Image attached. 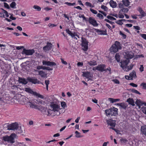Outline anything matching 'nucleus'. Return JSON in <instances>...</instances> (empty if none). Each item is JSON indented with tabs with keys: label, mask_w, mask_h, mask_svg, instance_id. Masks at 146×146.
<instances>
[{
	"label": "nucleus",
	"mask_w": 146,
	"mask_h": 146,
	"mask_svg": "<svg viewBox=\"0 0 146 146\" xmlns=\"http://www.w3.org/2000/svg\"><path fill=\"white\" fill-rule=\"evenodd\" d=\"M17 136L15 133H12L9 136L6 135L2 137V139L4 141L7 142L10 144H13L15 142V139L17 138Z\"/></svg>",
	"instance_id": "obj_1"
},
{
	"label": "nucleus",
	"mask_w": 146,
	"mask_h": 146,
	"mask_svg": "<svg viewBox=\"0 0 146 146\" xmlns=\"http://www.w3.org/2000/svg\"><path fill=\"white\" fill-rule=\"evenodd\" d=\"M121 48L120 43L116 41L115 44H113L110 48V51L111 52H116L118 51V50L121 49Z\"/></svg>",
	"instance_id": "obj_2"
},
{
	"label": "nucleus",
	"mask_w": 146,
	"mask_h": 146,
	"mask_svg": "<svg viewBox=\"0 0 146 146\" xmlns=\"http://www.w3.org/2000/svg\"><path fill=\"white\" fill-rule=\"evenodd\" d=\"M81 42V45L83 47V50L84 51H86L88 48V41L85 38L82 37Z\"/></svg>",
	"instance_id": "obj_3"
},
{
	"label": "nucleus",
	"mask_w": 146,
	"mask_h": 146,
	"mask_svg": "<svg viewBox=\"0 0 146 146\" xmlns=\"http://www.w3.org/2000/svg\"><path fill=\"white\" fill-rule=\"evenodd\" d=\"M25 91L33 95L36 96L42 99H43L44 97L43 96L40 94L39 93H37L36 92H34L33 91V90L30 88H25Z\"/></svg>",
	"instance_id": "obj_4"
},
{
	"label": "nucleus",
	"mask_w": 146,
	"mask_h": 146,
	"mask_svg": "<svg viewBox=\"0 0 146 146\" xmlns=\"http://www.w3.org/2000/svg\"><path fill=\"white\" fill-rule=\"evenodd\" d=\"M51 108L52 109L51 111H54L58 112L60 110V106L54 102H52L50 105Z\"/></svg>",
	"instance_id": "obj_5"
},
{
	"label": "nucleus",
	"mask_w": 146,
	"mask_h": 146,
	"mask_svg": "<svg viewBox=\"0 0 146 146\" xmlns=\"http://www.w3.org/2000/svg\"><path fill=\"white\" fill-rule=\"evenodd\" d=\"M129 62V60L126 59L125 60L121 61L120 62L121 64L120 66L124 71H125L126 70V69H127L128 64Z\"/></svg>",
	"instance_id": "obj_6"
},
{
	"label": "nucleus",
	"mask_w": 146,
	"mask_h": 146,
	"mask_svg": "<svg viewBox=\"0 0 146 146\" xmlns=\"http://www.w3.org/2000/svg\"><path fill=\"white\" fill-rule=\"evenodd\" d=\"M8 129L9 130H17L19 128L18 124L16 123H13L8 125Z\"/></svg>",
	"instance_id": "obj_7"
},
{
	"label": "nucleus",
	"mask_w": 146,
	"mask_h": 146,
	"mask_svg": "<svg viewBox=\"0 0 146 146\" xmlns=\"http://www.w3.org/2000/svg\"><path fill=\"white\" fill-rule=\"evenodd\" d=\"M40 110L41 112L43 114L47 115H50L51 114L50 113V111L51 110H48L45 107L40 106Z\"/></svg>",
	"instance_id": "obj_8"
},
{
	"label": "nucleus",
	"mask_w": 146,
	"mask_h": 146,
	"mask_svg": "<svg viewBox=\"0 0 146 146\" xmlns=\"http://www.w3.org/2000/svg\"><path fill=\"white\" fill-rule=\"evenodd\" d=\"M27 80L28 81L35 84L36 83L39 84L40 83V81L34 77L31 78L30 77H28L27 78Z\"/></svg>",
	"instance_id": "obj_9"
},
{
	"label": "nucleus",
	"mask_w": 146,
	"mask_h": 146,
	"mask_svg": "<svg viewBox=\"0 0 146 146\" xmlns=\"http://www.w3.org/2000/svg\"><path fill=\"white\" fill-rule=\"evenodd\" d=\"M34 52L35 50L34 49L27 50L24 48L22 54H25L27 55H32Z\"/></svg>",
	"instance_id": "obj_10"
},
{
	"label": "nucleus",
	"mask_w": 146,
	"mask_h": 146,
	"mask_svg": "<svg viewBox=\"0 0 146 146\" xmlns=\"http://www.w3.org/2000/svg\"><path fill=\"white\" fill-rule=\"evenodd\" d=\"M42 64L43 65L52 66L56 65V64L54 62L50 61H46L43 60L42 61Z\"/></svg>",
	"instance_id": "obj_11"
},
{
	"label": "nucleus",
	"mask_w": 146,
	"mask_h": 146,
	"mask_svg": "<svg viewBox=\"0 0 146 146\" xmlns=\"http://www.w3.org/2000/svg\"><path fill=\"white\" fill-rule=\"evenodd\" d=\"M89 22L94 26H97L98 24L94 18L91 17H90L88 19Z\"/></svg>",
	"instance_id": "obj_12"
},
{
	"label": "nucleus",
	"mask_w": 146,
	"mask_h": 146,
	"mask_svg": "<svg viewBox=\"0 0 146 146\" xmlns=\"http://www.w3.org/2000/svg\"><path fill=\"white\" fill-rule=\"evenodd\" d=\"M111 111V115L116 116L117 115V109L115 108H110Z\"/></svg>",
	"instance_id": "obj_13"
},
{
	"label": "nucleus",
	"mask_w": 146,
	"mask_h": 146,
	"mask_svg": "<svg viewBox=\"0 0 146 146\" xmlns=\"http://www.w3.org/2000/svg\"><path fill=\"white\" fill-rule=\"evenodd\" d=\"M106 65L104 64H100L97 66L98 70L101 72L104 71L105 68H106Z\"/></svg>",
	"instance_id": "obj_14"
},
{
	"label": "nucleus",
	"mask_w": 146,
	"mask_h": 146,
	"mask_svg": "<svg viewBox=\"0 0 146 146\" xmlns=\"http://www.w3.org/2000/svg\"><path fill=\"white\" fill-rule=\"evenodd\" d=\"M106 122L108 125H110L112 127H114L116 125L115 123L111 119L109 120H107Z\"/></svg>",
	"instance_id": "obj_15"
},
{
	"label": "nucleus",
	"mask_w": 146,
	"mask_h": 146,
	"mask_svg": "<svg viewBox=\"0 0 146 146\" xmlns=\"http://www.w3.org/2000/svg\"><path fill=\"white\" fill-rule=\"evenodd\" d=\"M124 56H125V58H126V59H128L129 60V59L132 58L133 57V55H131L130 52H125Z\"/></svg>",
	"instance_id": "obj_16"
},
{
	"label": "nucleus",
	"mask_w": 146,
	"mask_h": 146,
	"mask_svg": "<svg viewBox=\"0 0 146 146\" xmlns=\"http://www.w3.org/2000/svg\"><path fill=\"white\" fill-rule=\"evenodd\" d=\"M83 76H84L85 77L87 78H88V80H91V78L92 77L91 73L88 72H83Z\"/></svg>",
	"instance_id": "obj_17"
},
{
	"label": "nucleus",
	"mask_w": 146,
	"mask_h": 146,
	"mask_svg": "<svg viewBox=\"0 0 146 146\" xmlns=\"http://www.w3.org/2000/svg\"><path fill=\"white\" fill-rule=\"evenodd\" d=\"M95 30L98 35H106L107 34L106 31H102L98 29H95Z\"/></svg>",
	"instance_id": "obj_18"
},
{
	"label": "nucleus",
	"mask_w": 146,
	"mask_h": 146,
	"mask_svg": "<svg viewBox=\"0 0 146 146\" xmlns=\"http://www.w3.org/2000/svg\"><path fill=\"white\" fill-rule=\"evenodd\" d=\"M52 44L50 43H48L47 45L43 47L44 50H50L52 48Z\"/></svg>",
	"instance_id": "obj_19"
},
{
	"label": "nucleus",
	"mask_w": 146,
	"mask_h": 146,
	"mask_svg": "<svg viewBox=\"0 0 146 146\" xmlns=\"http://www.w3.org/2000/svg\"><path fill=\"white\" fill-rule=\"evenodd\" d=\"M19 82L21 83L24 84H26L28 83V81L27 79L26 80L25 78H22L19 77Z\"/></svg>",
	"instance_id": "obj_20"
},
{
	"label": "nucleus",
	"mask_w": 146,
	"mask_h": 146,
	"mask_svg": "<svg viewBox=\"0 0 146 146\" xmlns=\"http://www.w3.org/2000/svg\"><path fill=\"white\" fill-rule=\"evenodd\" d=\"M117 105L120 107V109H123L124 110L126 109V108L127 106V105L126 104L123 103H117Z\"/></svg>",
	"instance_id": "obj_21"
},
{
	"label": "nucleus",
	"mask_w": 146,
	"mask_h": 146,
	"mask_svg": "<svg viewBox=\"0 0 146 146\" xmlns=\"http://www.w3.org/2000/svg\"><path fill=\"white\" fill-rule=\"evenodd\" d=\"M29 105L31 107L35 108V109H38L39 110H40V106H39L37 105L33 104L31 102H29Z\"/></svg>",
	"instance_id": "obj_22"
},
{
	"label": "nucleus",
	"mask_w": 146,
	"mask_h": 146,
	"mask_svg": "<svg viewBox=\"0 0 146 146\" xmlns=\"http://www.w3.org/2000/svg\"><path fill=\"white\" fill-rule=\"evenodd\" d=\"M129 75L131 78H132V80L133 79H135L137 77L136 72L134 70H133L132 72L130 73Z\"/></svg>",
	"instance_id": "obj_23"
},
{
	"label": "nucleus",
	"mask_w": 146,
	"mask_h": 146,
	"mask_svg": "<svg viewBox=\"0 0 146 146\" xmlns=\"http://www.w3.org/2000/svg\"><path fill=\"white\" fill-rule=\"evenodd\" d=\"M38 73V75L42 77H44L46 76L47 74L42 70L36 71Z\"/></svg>",
	"instance_id": "obj_24"
},
{
	"label": "nucleus",
	"mask_w": 146,
	"mask_h": 146,
	"mask_svg": "<svg viewBox=\"0 0 146 146\" xmlns=\"http://www.w3.org/2000/svg\"><path fill=\"white\" fill-rule=\"evenodd\" d=\"M109 3L110 6L112 8H115L117 6V4L116 2L112 0H111L110 1Z\"/></svg>",
	"instance_id": "obj_25"
},
{
	"label": "nucleus",
	"mask_w": 146,
	"mask_h": 146,
	"mask_svg": "<svg viewBox=\"0 0 146 146\" xmlns=\"http://www.w3.org/2000/svg\"><path fill=\"white\" fill-rule=\"evenodd\" d=\"M127 102H128L129 104H131L132 106H134L135 105L134 104L133 100L132 98H129L127 100Z\"/></svg>",
	"instance_id": "obj_26"
},
{
	"label": "nucleus",
	"mask_w": 146,
	"mask_h": 146,
	"mask_svg": "<svg viewBox=\"0 0 146 146\" xmlns=\"http://www.w3.org/2000/svg\"><path fill=\"white\" fill-rule=\"evenodd\" d=\"M138 11L141 14V16L142 17H145L146 16V13L141 8H139Z\"/></svg>",
	"instance_id": "obj_27"
},
{
	"label": "nucleus",
	"mask_w": 146,
	"mask_h": 146,
	"mask_svg": "<svg viewBox=\"0 0 146 146\" xmlns=\"http://www.w3.org/2000/svg\"><path fill=\"white\" fill-rule=\"evenodd\" d=\"M122 2L124 6L126 7L128 6L130 4V2L128 0H123Z\"/></svg>",
	"instance_id": "obj_28"
},
{
	"label": "nucleus",
	"mask_w": 146,
	"mask_h": 146,
	"mask_svg": "<svg viewBox=\"0 0 146 146\" xmlns=\"http://www.w3.org/2000/svg\"><path fill=\"white\" fill-rule=\"evenodd\" d=\"M141 130L142 133L146 135V125L141 126Z\"/></svg>",
	"instance_id": "obj_29"
},
{
	"label": "nucleus",
	"mask_w": 146,
	"mask_h": 146,
	"mask_svg": "<svg viewBox=\"0 0 146 146\" xmlns=\"http://www.w3.org/2000/svg\"><path fill=\"white\" fill-rule=\"evenodd\" d=\"M87 64L90 66H95L97 64L96 61L94 60L93 61H90V62H88Z\"/></svg>",
	"instance_id": "obj_30"
},
{
	"label": "nucleus",
	"mask_w": 146,
	"mask_h": 146,
	"mask_svg": "<svg viewBox=\"0 0 146 146\" xmlns=\"http://www.w3.org/2000/svg\"><path fill=\"white\" fill-rule=\"evenodd\" d=\"M108 100L110 101L111 103H113L115 102H117V101H119L120 100V99H113L111 98H108Z\"/></svg>",
	"instance_id": "obj_31"
},
{
	"label": "nucleus",
	"mask_w": 146,
	"mask_h": 146,
	"mask_svg": "<svg viewBox=\"0 0 146 146\" xmlns=\"http://www.w3.org/2000/svg\"><path fill=\"white\" fill-rule=\"evenodd\" d=\"M3 65L2 64L0 65V69H1V71L2 72H4L6 71V67L3 66L4 64H3Z\"/></svg>",
	"instance_id": "obj_32"
},
{
	"label": "nucleus",
	"mask_w": 146,
	"mask_h": 146,
	"mask_svg": "<svg viewBox=\"0 0 146 146\" xmlns=\"http://www.w3.org/2000/svg\"><path fill=\"white\" fill-rule=\"evenodd\" d=\"M76 134L75 137L77 138L81 137H83V136L80 135V133L77 131H76L75 132Z\"/></svg>",
	"instance_id": "obj_33"
},
{
	"label": "nucleus",
	"mask_w": 146,
	"mask_h": 146,
	"mask_svg": "<svg viewBox=\"0 0 146 146\" xmlns=\"http://www.w3.org/2000/svg\"><path fill=\"white\" fill-rule=\"evenodd\" d=\"M111 111L110 108L108 110H105V113L106 114V115L108 116L111 115Z\"/></svg>",
	"instance_id": "obj_34"
},
{
	"label": "nucleus",
	"mask_w": 146,
	"mask_h": 146,
	"mask_svg": "<svg viewBox=\"0 0 146 146\" xmlns=\"http://www.w3.org/2000/svg\"><path fill=\"white\" fill-rule=\"evenodd\" d=\"M115 58L116 60H117V62H119L120 61V56L119 54L118 53H117L116 54L115 56Z\"/></svg>",
	"instance_id": "obj_35"
},
{
	"label": "nucleus",
	"mask_w": 146,
	"mask_h": 146,
	"mask_svg": "<svg viewBox=\"0 0 146 146\" xmlns=\"http://www.w3.org/2000/svg\"><path fill=\"white\" fill-rule=\"evenodd\" d=\"M50 81L49 80H46L45 81V83L46 85V87L47 90H48V85L49 84Z\"/></svg>",
	"instance_id": "obj_36"
},
{
	"label": "nucleus",
	"mask_w": 146,
	"mask_h": 146,
	"mask_svg": "<svg viewBox=\"0 0 146 146\" xmlns=\"http://www.w3.org/2000/svg\"><path fill=\"white\" fill-rule=\"evenodd\" d=\"M33 8L36 9L38 11H40L41 8L38 6L36 5H35L33 6Z\"/></svg>",
	"instance_id": "obj_37"
},
{
	"label": "nucleus",
	"mask_w": 146,
	"mask_h": 146,
	"mask_svg": "<svg viewBox=\"0 0 146 146\" xmlns=\"http://www.w3.org/2000/svg\"><path fill=\"white\" fill-rule=\"evenodd\" d=\"M131 91L133 93H135L139 94H141L137 90L134 89H131Z\"/></svg>",
	"instance_id": "obj_38"
},
{
	"label": "nucleus",
	"mask_w": 146,
	"mask_h": 146,
	"mask_svg": "<svg viewBox=\"0 0 146 146\" xmlns=\"http://www.w3.org/2000/svg\"><path fill=\"white\" fill-rule=\"evenodd\" d=\"M129 9L127 8H123L120 10V11H121L124 13H127Z\"/></svg>",
	"instance_id": "obj_39"
},
{
	"label": "nucleus",
	"mask_w": 146,
	"mask_h": 146,
	"mask_svg": "<svg viewBox=\"0 0 146 146\" xmlns=\"http://www.w3.org/2000/svg\"><path fill=\"white\" fill-rule=\"evenodd\" d=\"M85 5L87 6L91 7H93L94 6L90 3L89 2H86L85 3Z\"/></svg>",
	"instance_id": "obj_40"
},
{
	"label": "nucleus",
	"mask_w": 146,
	"mask_h": 146,
	"mask_svg": "<svg viewBox=\"0 0 146 146\" xmlns=\"http://www.w3.org/2000/svg\"><path fill=\"white\" fill-rule=\"evenodd\" d=\"M107 17L108 19L111 21L115 20H116V19L115 18L113 17H112V16H110L109 15H108Z\"/></svg>",
	"instance_id": "obj_41"
},
{
	"label": "nucleus",
	"mask_w": 146,
	"mask_h": 146,
	"mask_svg": "<svg viewBox=\"0 0 146 146\" xmlns=\"http://www.w3.org/2000/svg\"><path fill=\"white\" fill-rule=\"evenodd\" d=\"M61 104L62 107L64 108L66 106V104L64 102H61Z\"/></svg>",
	"instance_id": "obj_42"
},
{
	"label": "nucleus",
	"mask_w": 146,
	"mask_h": 146,
	"mask_svg": "<svg viewBox=\"0 0 146 146\" xmlns=\"http://www.w3.org/2000/svg\"><path fill=\"white\" fill-rule=\"evenodd\" d=\"M10 6L11 8H14L16 6V3L15 2H12L10 4Z\"/></svg>",
	"instance_id": "obj_43"
},
{
	"label": "nucleus",
	"mask_w": 146,
	"mask_h": 146,
	"mask_svg": "<svg viewBox=\"0 0 146 146\" xmlns=\"http://www.w3.org/2000/svg\"><path fill=\"white\" fill-rule=\"evenodd\" d=\"M140 86H143V89L146 90V83L143 82L141 84Z\"/></svg>",
	"instance_id": "obj_44"
},
{
	"label": "nucleus",
	"mask_w": 146,
	"mask_h": 146,
	"mask_svg": "<svg viewBox=\"0 0 146 146\" xmlns=\"http://www.w3.org/2000/svg\"><path fill=\"white\" fill-rule=\"evenodd\" d=\"M102 9H103L104 11H107L108 8L106 6L104 5H102L101 7Z\"/></svg>",
	"instance_id": "obj_45"
},
{
	"label": "nucleus",
	"mask_w": 146,
	"mask_h": 146,
	"mask_svg": "<svg viewBox=\"0 0 146 146\" xmlns=\"http://www.w3.org/2000/svg\"><path fill=\"white\" fill-rule=\"evenodd\" d=\"M90 11L92 13L96 14H97V11H96V10H95L92 9L90 8Z\"/></svg>",
	"instance_id": "obj_46"
},
{
	"label": "nucleus",
	"mask_w": 146,
	"mask_h": 146,
	"mask_svg": "<svg viewBox=\"0 0 146 146\" xmlns=\"http://www.w3.org/2000/svg\"><path fill=\"white\" fill-rule=\"evenodd\" d=\"M119 34L120 35H121L122 36V37H123V38L124 39H125L126 38V35H125L123 33L120 31L119 32Z\"/></svg>",
	"instance_id": "obj_47"
},
{
	"label": "nucleus",
	"mask_w": 146,
	"mask_h": 146,
	"mask_svg": "<svg viewBox=\"0 0 146 146\" xmlns=\"http://www.w3.org/2000/svg\"><path fill=\"white\" fill-rule=\"evenodd\" d=\"M66 31L68 34H69L71 36L72 35H73V34H74L71 32L70 31L69 29H66Z\"/></svg>",
	"instance_id": "obj_48"
},
{
	"label": "nucleus",
	"mask_w": 146,
	"mask_h": 146,
	"mask_svg": "<svg viewBox=\"0 0 146 146\" xmlns=\"http://www.w3.org/2000/svg\"><path fill=\"white\" fill-rule=\"evenodd\" d=\"M97 16L101 19H103L104 18L103 16L100 13L98 14Z\"/></svg>",
	"instance_id": "obj_49"
},
{
	"label": "nucleus",
	"mask_w": 146,
	"mask_h": 146,
	"mask_svg": "<svg viewBox=\"0 0 146 146\" xmlns=\"http://www.w3.org/2000/svg\"><path fill=\"white\" fill-rule=\"evenodd\" d=\"M119 7L120 8H123L124 7V5L123 4L121 3H119L118 4Z\"/></svg>",
	"instance_id": "obj_50"
},
{
	"label": "nucleus",
	"mask_w": 146,
	"mask_h": 146,
	"mask_svg": "<svg viewBox=\"0 0 146 146\" xmlns=\"http://www.w3.org/2000/svg\"><path fill=\"white\" fill-rule=\"evenodd\" d=\"M121 142V143H126L128 142V140L126 139H121L120 140Z\"/></svg>",
	"instance_id": "obj_51"
},
{
	"label": "nucleus",
	"mask_w": 146,
	"mask_h": 146,
	"mask_svg": "<svg viewBox=\"0 0 146 146\" xmlns=\"http://www.w3.org/2000/svg\"><path fill=\"white\" fill-rule=\"evenodd\" d=\"M133 66L131 65L129 66H127V69H126V70H125V71L127 72L129 71V70H131L132 69Z\"/></svg>",
	"instance_id": "obj_52"
},
{
	"label": "nucleus",
	"mask_w": 146,
	"mask_h": 146,
	"mask_svg": "<svg viewBox=\"0 0 146 146\" xmlns=\"http://www.w3.org/2000/svg\"><path fill=\"white\" fill-rule=\"evenodd\" d=\"M141 109L143 113L146 115V108L142 107Z\"/></svg>",
	"instance_id": "obj_53"
},
{
	"label": "nucleus",
	"mask_w": 146,
	"mask_h": 146,
	"mask_svg": "<svg viewBox=\"0 0 146 146\" xmlns=\"http://www.w3.org/2000/svg\"><path fill=\"white\" fill-rule=\"evenodd\" d=\"M104 71L106 72L107 70H108L110 72V73L111 74V68L110 67H108L107 69L104 68Z\"/></svg>",
	"instance_id": "obj_54"
},
{
	"label": "nucleus",
	"mask_w": 146,
	"mask_h": 146,
	"mask_svg": "<svg viewBox=\"0 0 146 146\" xmlns=\"http://www.w3.org/2000/svg\"><path fill=\"white\" fill-rule=\"evenodd\" d=\"M125 78L127 80H132V78H131V77L130 76H128V75H126L125 76Z\"/></svg>",
	"instance_id": "obj_55"
},
{
	"label": "nucleus",
	"mask_w": 146,
	"mask_h": 146,
	"mask_svg": "<svg viewBox=\"0 0 146 146\" xmlns=\"http://www.w3.org/2000/svg\"><path fill=\"white\" fill-rule=\"evenodd\" d=\"M144 67H143V65H141L139 68V70L141 72L143 71Z\"/></svg>",
	"instance_id": "obj_56"
},
{
	"label": "nucleus",
	"mask_w": 146,
	"mask_h": 146,
	"mask_svg": "<svg viewBox=\"0 0 146 146\" xmlns=\"http://www.w3.org/2000/svg\"><path fill=\"white\" fill-rule=\"evenodd\" d=\"M113 81L115 83L117 84H119V81L117 79H114L113 80Z\"/></svg>",
	"instance_id": "obj_57"
},
{
	"label": "nucleus",
	"mask_w": 146,
	"mask_h": 146,
	"mask_svg": "<svg viewBox=\"0 0 146 146\" xmlns=\"http://www.w3.org/2000/svg\"><path fill=\"white\" fill-rule=\"evenodd\" d=\"M115 22L117 24L121 25L123 24V23L122 22V21L121 20H120Z\"/></svg>",
	"instance_id": "obj_58"
},
{
	"label": "nucleus",
	"mask_w": 146,
	"mask_h": 146,
	"mask_svg": "<svg viewBox=\"0 0 146 146\" xmlns=\"http://www.w3.org/2000/svg\"><path fill=\"white\" fill-rule=\"evenodd\" d=\"M130 85L133 87H137V85L133 83H131L130 84Z\"/></svg>",
	"instance_id": "obj_59"
},
{
	"label": "nucleus",
	"mask_w": 146,
	"mask_h": 146,
	"mask_svg": "<svg viewBox=\"0 0 146 146\" xmlns=\"http://www.w3.org/2000/svg\"><path fill=\"white\" fill-rule=\"evenodd\" d=\"M140 35L141 37H142L144 39L146 40V34H141Z\"/></svg>",
	"instance_id": "obj_60"
},
{
	"label": "nucleus",
	"mask_w": 146,
	"mask_h": 146,
	"mask_svg": "<svg viewBox=\"0 0 146 146\" xmlns=\"http://www.w3.org/2000/svg\"><path fill=\"white\" fill-rule=\"evenodd\" d=\"M61 60L63 64H65V65H66L67 64V62L66 61H64L62 58H61Z\"/></svg>",
	"instance_id": "obj_61"
},
{
	"label": "nucleus",
	"mask_w": 146,
	"mask_h": 146,
	"mask_svg": "<svg viewBox=\"0 0 146 146\" xmlns=\"http://www.w3.org/2000/svg\"><path fill=\"white\" fill-rule=\"evenodd\" d=\"M99 12L103 14L105 16H106L107 15L106 13L103 11H99Z\"/></svg>",
	"instance_id": "obj_62"
},
{
	"label": "nucleus",
	"mask_w": 146,
	"mask_h": 146,
	"mask_svg": "<svg viewBox=\"0 0 146 146\" xmlns=\"http://www.w3.org/2000/svg\"><path fill=\"white\" fill-rule=\"evenodd\" d=\"M23 48L24 47L23 46H18L16 47V48L17 50H19Z\"/></svg>",
	"instance_id": "obj_63"
},
{
	"label": "nucleus",
	"mask_w": 146,
	"mask_h": 146,
	"mask_svg": "<svg viewBox=\"0 0 146 146\" xmlns=\"http://www.w3.org/2000/svg\"><path fill=\"white\" fill-rule=\"evenodd\" d=\"M133 27L135 29L137 30H140V27L138 26H133Z\"/></svg>",
	"instance_id": "obj_64"
}]
</instances>
